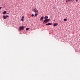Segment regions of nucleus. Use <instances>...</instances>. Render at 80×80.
<instances>
[{
    "mask_svg": "<svg viewBox=\"0 0 80 80\" xmlns=\"http://www.w3.org/2000/svg\"><path fill=\"white\" fill-rule=\"evenodd\" d=\"M21 20L22 21H24V19H23V18H22V19H21Z\"/></svg>",
    "mask_w": 80,
    "mask_h": 80,
    "instance_id": "12",
    "label": "nucleus"
},
{
    "mask_svg": "<svg viewBox=\"0 0 80 80\" xmlns=\"http://www.w3.org/2000/svg\"><path fill=\"white\" fill-rule=\"evenodd\" d=\"M38 14L37 13H36L35 15V16H38Z\"/></svg>",
    "mask_w": 80,
    "mask_h": 80,
    "instance_id": "11",
    "label": "nucleus"
},
{
    "mask_svg": "<svg viewBox=\"0 0 80 80\" xmlns=\"http://www.w3.org/2000/svg\"><path fill=\"white\" fill-rule=\"evenodd\" d=\"M50 21V19H45L44 21V22H43V23H47V22H48Z\"/></svg>",
    "mask_w": 80,
    "mask_h": 80,
    "instance_id": "1",
    "label": "nucleus"
},
{
    "mask_svg": "<svg viewBox=\"0 0 80 80\" xmlns=\"http://www.w3.org/2000/svg\"><path fill=\"white\" fill-rule=\"evenodd\" d=\"M6 12H7V11H4L3 12V14H6Z\"/></svg>",
    "mask_w": 80,
    "mask_h": 80,
    "instance_id": "9",
    "label": "nucleus"
},
{
    "mask_svg": "<svg viewBox=\"0 0 80 80\" xmlns=\"http://www.w3.org/2000/svg\"><path fill=\"white\" fill-rule=\"evenodd\" d=\"M6 17L7 18V17H8L9 16H8V15H7L6 16Z\"/></svg>",
    "mask_w": 80,
    "mask_h": 80,
    "instance_id": "16",
    "label": "nucleus"
},
{
    "mask_svg": "<svg viewBox=\"0 0 80 80\" xmlns=\"http://www.w3.org/2000/svg\"><path fill=\"white\" fill-rule=\"evenodd\" d=\"M64 21H67V19H63Z\"/></svg>",
    "mask_w": 80,
    "mask_h": 80,
    "instance_id": "10",
    "label": "nucleus"
},
{
    "mask_svg": "<svg viewBox=\"0 0 80 80\" xmlns=\"http://www.w3.org/2000/svg\"><path fill=\"white\" fill-rule=\"evenodd\" d=\"M52 25V23H48L46 24L47 25Z\"/></svg>",
    "mask_w": 80,
    "mask_h": 80,
    "instance_id": "8",
    "label": "nucleus"
},
{
    "mask_svg": "<svg viewBox=\"0 0 80 80\" xmlns=\"http://www.w3.org/2000/svg\"><path fill=\"white\" fill-rule=\"evenodd\" d=\"M24 18V16L22 17V19H23Z\"/></svg>",
    "mask_w": 80,
    "mask_h": 80,
    "instance_id": "17",
    "label": "nucleus"
},
{
    "mask_svg": "<svg viewBox=\"0 0 80 80\" xmlns=\"http://www.w3.org/2000/svg\"><path fill=\"white\" fill-rule=\"evenodd\" d=\"M31 16H32V17H33V16H34L33 14H32V15H31Z\"/></svg>",
    "mask_w": 80,
    "mask_h": 80,
    "instance_id": "14",
    "label": "nucleus"
},
{
    "mask_svg": "<svg viewBox=\"0 0 80 80\" xmlns=\"http://www.w3.org/2000/svg\"><path fill=\"white\" fill-rule=\"evenodd\" d=\"M3 18H4V19H7V18H6V16H3Z\"/></svg>",
    "mask_w": 80,
    "mask_h": 80,
    "instance_id": "4",
    "label": "nucleus"
},
{
    "mask_svg": "<svg viewBox=\"0 0 80 80\" xmlns=\"http://www.w3.org/2000/svg\"><path fill=\"white\" fill-rule=\"evenodd\" d=\"M48 16H46L44 17V19H48Z\"/></svg>",
    "mask_w": 80,
    "mask_h": 80,
    "instance_id": "7",
    "label": "nucleus"
},
{
    "mask_svg": "<svg viewBox=\"0 0 80 80\" xmlns=\"http://www.w3.org/2000/svg\"><path fill=\"white\" fill-rule=\"evenodd\" d=\"M33 11L35 12V13H36V12H38V11L36 9H34L33 10Z\"/></svg>",
    "mask_w": 80,
    "mask_h": 80,
    "instance_id": "3",
    "label": "nucleus"
},
{
    "mask_svg": "<svg viewBox=\"0 0 80 80\" xmlns=\"http://www.w3.org/2000/svg\"><path fill=\"white\" fill-rule=\"evenodd\" d=\"M19 29L20 30H24V26H22L21 27H20Z\"/></svg>",
    "mask_w": 80,
    "mask_h": 80,
    "instance_id": "2",
    "label": "nucleus"
},
{
    "mask_svg": "<svg viewBox=\"0 0 80 80\" xmlns=\"http://www.w3.org/2000/svg\"><path fill=\"white\" fill-rule=\"evenodd\" d=\"M58 25V23H55L53 24V26H54V27H55L56 26V25Z\"/></svg>",
    "mask_w": 80,
    "mask_h": 80,
    "instance_id": "6",
    "label": "nucleus"
},
{
    "mask_svg": "<svg viewBox=\"0 0 80 80\" xmlns=\"http://www.w3.org/2000/svg\"><path fill=\"white\" fill-rule=\"evenodd\" d=\"M43 18H44V17L43 16H42V17H41L40 19V20H43Z\"/></svg>",
    "mask_w": 80,
    "mask_h": 80,
    "instance_id": "5",
    "label": "nucleus"
},
{
    "mask_svg": "<svg viewBox=\"0 0 80 80\" xmlns=\"http://www.w3.org/2000/svg\"><path fill=\"white\" fill-rule=\"evenodd\" d=\"M2 7H0V9H2Z\"/></svg>",
    "mask_w": 80,
    "mask_h": 80,
    "instance_id": "18",
    "label": "nucleus"
},
{
    "mask_svg": "<svg viewBox=\"0 0 80 80\" xmlns=\"http://www.w3.org/2000/svg\"><path fill=\"white\" fill-rule=\"evenodd\" d=\"M29 28H27L26 29V30H28Z\"/></svg>",
    "mask_w": 80,
    "mask_h": 80,
    "instance_id": "13",
    "label": "nucleus"
},
{
    "mask_svg": "<svg viewBox=\"0 0 80 80\" xmlns=\"http://www.w3.org/2000/svg\"><path fill=\"white\" fill-rule=\"evenodd\" d=\"M53 9H55V8H56V7H53Z\"/></svg>",
    "mask_w": 80,
    "mask_h": 80,
    "instance_id": "15",
    "label": "nucleus"
}]
</instances>
